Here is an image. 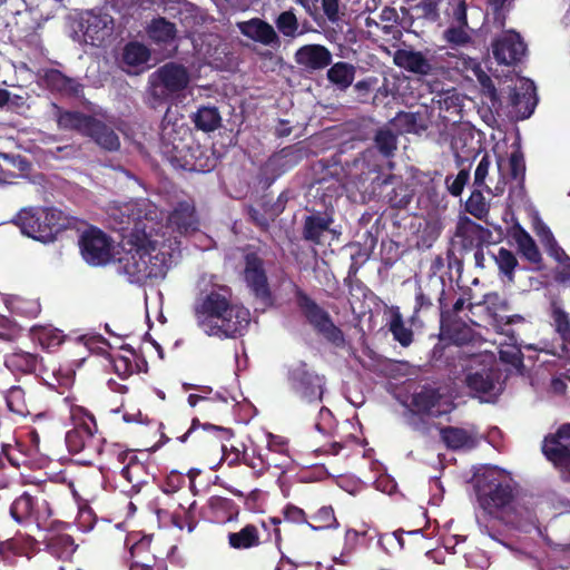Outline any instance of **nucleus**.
I'll return each mask as SVG.
<instances>
[{
    "label": "nucleus",
    "instance_id": "obj_1",
    "mask_svg": "<svg viewBox=\"0 0 570 570\" xmlns=\"http://www.w3.org/2000/svg\"><path fill=\"white\" fill-rule=\"evenodd\" d=\"M124 213L134 222V228L128 240L130 248L119 259L120 272L137 284L163 278L177 257L176 237L165 239V234L158 233V208L148 199L126 204Z\"/></svg>",
    "mask_w": 570,
    "mask_h": 570
},
{
    "label": "nucleus",
    "instance_id": "obj_2",
    "mask_svg": "<svg viewBox=\"0 0 570 570\" xmlns=\"http://www.w3.org/2000/svg\"><path fill=\"white\" fill-rule=\"evenodd\" d=\"M225 286L213 285L202 291L194 307L198 327L208 336L235 337L242 335L250 322L249 311L229 302Z\"/></svg>",
    "mask_w": 570,
    "mask_h": 570
},
{
    "label": "nucleus",
    "instance_id": "obj_3",
    "mask_svg": "<svg viewBox=\"0 0 570 570\" xmlns=\"http://www.w3.org/2000/svg\"><path fill=\"white\" fill-rule=\"evenodd\" d=\"M479 507L489 515L513 523L519 511L517 485L511 474L497 466L479 469L473 476Z\"/></svg>",
    "mask_w": 570,
    "mask_h": 570
},
{
    "label": "nucleus",
    "instance_id": "obj_4",
    "mask_svg": "<svg viewBox=\"0 0 570 570\" xmlns=\"http://www.w3.org/2000/svg\"><path fill=\"white\" fill-rule=\"evenodd\" d=\"M58 126L65 130H76L92 139L100 148L114 151L120 147V140L114 129L97 117L79 111L61 110L55 106Z\"/></svg>",
    "mask_w": 570,
    "mask_h": 570
},
{
    "label": "nucleus",
    "instance_id": "obj_5",
    "mask_svg": "<svg viewBox=\"0 0 570 570\" xmlns=\"http://www.w3.org/2000/svg\"><path fill=\"white\" fill-rule=\"evenodd\" d=\"M16 224L22 234L43 243L51 242L65 227L61 212L53 208H23L18 213Z\"/></svg>",
    "mask_w": 570,
    "mask_h": 570
},
{
    "label": "nucleus",
    "instance_id": "obj_6",
    "mask_svg": "<svg viewBox=\"0 0 570 570\" xmlns=\"http://www.w3.org/2000/svg\"><path fill=\"white\" fill-rule=\"evenodd\" d=\"M189 80L188 71L180 65L166 63L160 67L149 78V102L151 107H158L171 95L185 89Z\"/></svg>",
    "mask_w": 570,
    "mask_h": 570
},
{
    "label": "nucleus",
    "instance_id": "obj_7",
    "mask_svg": "<svg viewBox=\"0 0 570 570\" xmlns=\"http://www.w3.org/2000/svg\"><path fill=\"white\" fill-rule=\"evenodd\" d=\"M79 245L83 259L90 265H106L112 259V243L98 228L90 227L85 230L80 237Z\"/></svg>",
    "mask_w": 570,
    "mask_h": 570
},
{
    "label": "nucleus",
    "instance_id": "obj_8",
    "mask_svg": "<svg viewBox=\"0 0 570 570\" xmlns=\"http://www.w3.org/2000/svg\"><path fill=\"white\" fill-rule=\"evenodd\" d=\"M161 213L158 210V216H160ZM157 217L155 222L158 224L156 226V229H158V233L165 234V239L170 238L174 240V238L178 237V235L188 234L190 232H195L198 227V220L195 215V208L194 205L189 202H181L179 203L174 210L170 213V215L167 218V225L163 226L158 222ZM178 243V240L176 239ZM179 252L177 250V254Z\"/></svg>",
    "mask_w": 570,
    "mask_h": 570
},
{
    "label": "nucleus",
    "instance_id": "obj_9",
    "mask_svg": "<svg viewBox=\"0 0 570 570\" xmlns=\"http://www.w3.org/2000/svg\"><path fill=\"white\" fill-rule=\"evenodd\" d=\"M493 362L492 355H478L471 360L465 376V383L471 391L480 395H490L495 390Z\"/></svg>",
    "mask_w": 570,
    "mask_h": 570
},
{
    "label": "nucleus",
    "instance_id": "obj_10",
    "mask_svg": "<svg viewBox=\"0 0 570 570\" xmlns=\"http://www.w3.org/2000/svg\"><path fill=\"white\" fill-rule=\"evenodd\" d=\"M453 405L448 395L432 387H423L412 395L410 409L419 414L440 416L449 413Z\"/></svg>",
    "mask_w": 570,
    "mask_h": 570
},
{
    "label": "nucleus",
    "instance_id": "obj_11",
    "mask_svg": "<svg viewBox=\"0 0 570 570\" xmlns=\"http://www.w3.org/2000/svg\"><path fill=\"white\" fill-rule=\"evenodd\" d=\"M510 102L518 118L531 116L537 105L535 86L528 78L517 77L510 88Z\"/></svg>",
    "mask_w": 570,
    "mask_h": 570
},
{
    "label": "nucleus",
    "instance_id": "obj_12",
    "mask_svg": "<svg viewBox=\"0 0 570 570\" xmlns=\"http://www.w3.org/2000/svg\"><path fill=\"white\" fill-rule=\"evenodd\" d=\"M94 420L88 416V422L77 425L66 435V443L70 452L78 453L81 451L88 454H99L101 451L102 440L94 433Z\"/></svg>",
    "mask_w": 570,
    "mask_h": 570
},
{
    "label": "nucleus",
    "instance_id": "obj_13",
    "mask_svg": "<svg viewBox=\"0 0 570 570\" xmlns=\"http://www.w3.org/2000/svg\"><path fill=\"white\" fill-rule=\"evenodd\" d=\"M542 451L556 465L570 463V424L562 425L556 434L544 439Z\"/></svg>",
    "mask_w": 570,
    "mask_h": 570
},
{
    "label": "nucleus",
    "instance_id": "obj_14",
    "mask_svg": "<svg viewBox=\"0 0 570 570\" xmlns=\"http://www.w3.org/2000/svg\"><path fill=\"white\" fill-rule=\"evenodd\" d=\"M299 305L308 322L327 340L338 342L342 340L341 331L333 324L328 314L306 296L299 298Z\"/></svg>",
    "mask_w": 570,
    "mask_h": 570
},
{
    "label": "nucleus",
    "instance_id": "obj_15",
    "mask_svg": "<svg viewBox=\"0 0 570 570\" xmlns=\"http://www.w3.org/2000/svg\"><path fill=\"white\" fill-rule=\"evenodd\" d=\"M525 53V45L520 35L514 31H505L494 43L493 55L503 65H512L519 61Z\"/></svg>",
    "mask_w": 570,
    "mask_h": 570
},
{
    "label": "nucleus",
    "instance_id": "obj_16",
    "mask_svg": "<svg viewBox=\"0 0 570 570\" xmlns=\"http://www.w3.org/2000/svg\"><path fill=\"white\" fill-rule=\"evenodd\" d=\"M114 20L109 14L89 13L82 23L83 41L100 46L112 33Z\"/></svg>",
    "mask_w": 570,
    "mask_h": 570
},
{
    "label": "nucleus",
    "instance_id": "obj_17",
    "mask_svg": "<svg viewBox=\"0 0 570 570\" xmlns=\"http://www.w3.org/2000/svg\"><path fill=\"white\" fill-rule=\"evenodd\" d=\"M293 387L308 401L321 400L323 395V379L309 373L305 365L293 368L289 373Z\"/></svg>",
    "mask_w": 570,
    "mask_h": 570
},
{
    "label": "nucleus",
    "instance_id": "obj_18",
    "mask_svg": "<svg viewBox=\"0 0 570 570\" xmlns=\"http://www.w3.org/2000/svg\"><path fill=\"white\" fill-rule=\"evenodd\" d=\"M237 28L243 36L264 46H273L278 42V36L273 26L259 18L237 22Z\"/></svg>",
    "mask_w": 570,
    "mask_h": 570
},
{
    "label": "nucleus",
    "instance_id": "obj_19",
    "mask_svg": "<svg viewBox=\"0 0 570 570\" xmlns=\"http://www.w3.org/2000/svg\"><path fill=\"white\" fill-rule=\"evenodd\" d=\"M244 276L254 294L263 301H267L269 296L267 278L262 266V261L256 255L249 254L246 256Z\"/></svg>",
    "mask_w": 570,
    "mask_h": 570
},
{
    "label": "nucleus",
    "instance_id": "obj_20",
    "mask_svg": "<svg viewBox=\"0 0 570 570\" xmlns=\"http://www.w3.org/2000/svg\"><path fill=\"white\" fill-rule=\"evenodd\" d=\"M332 55L321 45H306L295 53L296 62L306 70H318L330 65Z\"/></svg>",
    "mask_w": 570,
    "mask_h": 570
},
{
    "label": "nucleus",
    "instance_id": "obj_21",
    "mask_svg": "<svg viewBox=\"0 0 570 570\" xmlns=\"http://www.w3.org/2000/svg\"><path fill=\"white\" fill-rule=\"evenodd\" d=\"M502 165L503 158L501 156L497 157V170H498V180L493 187H490L487 184V177L489 176V170L491 166V159L489 155H484L479 161L475 171H474V185L478 187L484 188L489 194L493 196H500L504 193L505 189V178L502 174Z\"/></svg>",
    "mask_w": 570,
    "mask_h": 570
},
{
    "label": "nucleus",
    "instance_id": "obj_22",
    "mask_svg": "<svg viewBox=\"0 0 570 570\" xmlns=\"http://www.w3.org/2000/svg\"><path fill=\"white\" fill-rule=\"evenodd\" d=\"M37 547L36 540L30 535L18 534L4 541H0V557L4 561H11L14 557L31 558Z\"/></svg>",
    "mask_w": 570,
    "mask_h": 570
},
{
    "label": "nucleus",
    "instance_id": "obj_23",
    "mask_svg": "<svg viewBox=\"0 0 570 570\" xmlns=\"http://www.w3.org/2000/svg\"><path fill=\"white\" fill-rule=\"evenodd\" d=\"M394 63L410 72L429 75L432 71L430 60L419 51L400 49L394 53Z\"/></svg>",
    "mask_w": 570,
    "mask_h": 570
},
{
    "label": "nucleus",
    "instance_id": "obj_24",
    "mask_svg": "<svg viewBox=\"0 0 570 570\" xmlns=\"http://www.w3.org/2000/svg\"><path fill=\"white\" fill-rule=\"evenodd\" d=\"M442 440L454 450L472 449L476 444L478 435L472 429L446 428L441 431Z\"/></svg>",
    "mask_w": 570,
    "mask_h": 570
},
{
    "label": "nucleus",
    "instance_id": "obj_25",
    "mask_svg": "<svg viewBox=\"0 0 570 570\" xmlns=\"http://www.w3.org/2000/svg\"><path fill=\"white\" fill-rule=\"evenodd\" d=\"M462 71L465 72L466 78H475L481 85L482 90L492 100H497V90L491 78L482 70L480 63L472 58L462 59Z\"/></svg>",
    "mask_w": 570,
    "mask_h": 570
},
{
    "label": "nucleus",
    "instance_id": "obj_26",
    "mask_svg": "<svg viewBox=\"0 0 570 570\" xmlns=\"http://www.w3.org/2000/svg\"><path fill=\"white\" fill-rule=\"evenodd\" d=\"M228 543L233 549L244 550L258 547L261 538L258 529L253 524H247L238 532L228 534Z\"/></svg>",
    "mask_w": 570,
    "mask_h": 570
},
{
    "label": "nucleus",
    "instance_id": "obj_27",
    "mask_svg": "<svg viewBox=\"0 0 570 570\" xmlns=\"http://www.w3.org/2000/svg\"><path fill=\"white\" fill-rule=\"evenodd\" d=\"M354 77L355 68L347 62H336L327 71V79L340 89L348 88Z\"/></svg>",
    "mask_w": 570,
    "mask_h": 570
},
{
    "label": "nucleus",
    "instance_id": "obj_28",
    "mask_svg": "<svg viewBox=\"0 0 570 570\" xmlns=\"http://www.w3.org/2000/svg\"><path fill=\"white\" fill-rule=\"evenodd\" d=\"M46 82L52 90L66 95H78L81 88L78 81L66 77L58 70L49 71L46 76Z\"/></svg>",
    "mask_w": 570,
    "mask_h": 570
},
{
    "label": "nucleus",
    "instance_id": "obj_29",
    "mask_svg": "<svg viewBox=\"0 0 570 570\" xmlns=\"http://www.w3.org/2000/svg\"><path fill=\"white\" fill-rule=\"evenodd\" d=\"M514 239L522 256L530 263L541 262V254L533 238L523 228L519 227L514 232Z\"/></svg>",
    "mask_w": 570,
    "mask_h": 570
},
{
    "label": "nucleus",
    "instance_id": "obj_30",
    "mask_svg": "<svg viewBox=\"0 0 570 570\" xmlns=\"http://www.w3.org/2000/svg\"><path fill=\"white\" fill-rule=\"evenodd\" d=\"M332 219L327 216L313 215L305 220L304 236L306 239L320 243L321 236L328 229Z\"/></svg>",
    "mask_w": 570,
    "mask_h": 570
},
{
    "label": "nucleus",
    "instance_id": "obj_31",
    "mask_svg": "<svg viewBox=\"0 0 570 570\" xmlns=\"http://www.w3.org/2000/svg\"><path fill=\"white\" fill-rule=\"evenodd\" d=\"M6 402L8 409L19 415L26 416L30 414L29 402L26 397V392L20 386H12L6 394Z\"/></svg>",
    "mask_w": 570,
    "mask_h": 570
},
{
    "label": "nucleus",
    "instance_id": "obj_32",
    "mask_svg": "<svg viewBox=\"0 0 570 570\" xmlns=\"http://www.w3.org/2000/svg\"><path fill=\"white\" fill-rule=\"evenodd\" d=\"M392 126L400 132H420L425 129L420 115L414 112H400L392 120Z\"/></svg>",
    "mask_w": 570,
    "mask_h": 570
},
{
    "label": "nucleus",
    "instance_id": "obj_33",
    "mask_svg": "<svg viewBox=\"0 0 570 570\" xmlns=\"http://www.w3.org/2000/svg\"><path fill=\"white\" fill-rule=\"evenodd\" d=\"M194 122L203 131H213L220 125V116L215 107H202L194 115Z\"/></svg>",
    "mask_w": 570,
    "mask_h": 570
},
{
    "label": "nucleus",
    "instance_id": "obj_34",
    "mask_svg": "<svg viewBox=\"0 0 570 570\" xmlns=\"http://www.w3.org/2000/svg\"><path fill=\"white\" fill-rule=\"evenodd\" d=\"M149 56L150 53L146 46L131 42L125 47L122 58L127 66L139 67L147 63Z\"/></svg>",
    "mask_w": 570,
    "mask_h": 570
},
{
    "label": "nucleus",
    "instance_id": "obj_35",
    "mask_svg": "<svg viewBox=\"0 0 570 570\" xmlns=\"http://www.w3.org/2000/svg\"><path fill=\"white\" fill-rule=\"evenodd\" d=\"M48 547L50 552L60 559H69L76 551V544L69 534H59L51 538Z\"/></svg>",
    "mask_w": 570,
    "mask_h": 570
},
{
    "label": "nucleus",
    "instance_id": "obj_36",
    "mask_svg": "<svg viewBox=\"0 0 570 570\" xmlns=\"http://www.w3.org/2000/svg\"><path fill=\"white\" fill-rule=\"evenodd\" d=\"M6 363L16 370L22 372H32L38 364V357L35 354L19 351L7 356Z\"/></svg>",
    "mask_w": 570,
    "mask_h": 570
},
{
    "label": "nucleus",
    "instance_id": "obj_37",
    "mask_svg": "<svg viewBox=\"0 0 570 570\" xmlns=\"http://www.w3.org/2000/svg\"><path fill=\"white\" fill-rule=\"evenodd\" d=\"M10 513L17 522H21L28 518H33V497L23 493L14 500L10 508Z\"/></svg>",
    "mask_w": 570,
    "mask_h": 570
},
{
    "label": "nucleus",
    "instance_id": "obj_38",
    "mask_svg": "<svg viewBox=\"0 0 570 570\" xmlns=\"http://www.w3.org/2000/svg\"><path fill=\"white\" fill-rule=\"evenodd\" d=\"M390 331L395 341L402 346H409L412 343L413 333L404 325L402 316L399 312L393 313L390 321Z\"/></svg>",
    "mask_w": 570,
    "mask_h": 570
},
{
    "label": "nucleus",
    "instance_id": "obj_39",
    "mask_svg": "<svg viewBox=\"0 0 570 570\" xmlns=\"http://www.w3.org/2000/svg\"><path fill=\"white\" fill-rule=\"evenodd\" d=\"M148 33L157 42H168L175 37V27L173 23L159 18L151 22Z\"/></svg>",
    "mask_w": 570,
    "mask_h": 570
},
{
    "label": "nucleus",
    "instance_id": "obj_40",
    "mask_svg": "<svg viewBox=\"0 0 570 570\" xmlns=\"http://www.w3.org/2000/svg\"><path fill=\"white\" fill-rule=\"evenodd\" d=\"M466 212L470 213L478 219H484L489 214L490 206L485 200L483 194L479 190H475L469 197L466 205Z\"/></svg>",
    "mask_w": 570,
    "mask_h": 570
},
{
    "label": "nucleus",
    "instance_id": "obj_41",
    "mask_svg": "<svg viewBox=\"0 0 570 570\" xmlns=\"http://www.w3.org/2000/svg\"><path fill=\"white\" fill-rule=\"evenodd\" d=\"M187 132V128L181 125L177 127L175 124H170L169 120V109L167 110L164 121H163V128H161V139L164 145H173V150L179 149V144H176V138H173V134H176L178 136L185 135Z\"/></svg>",
    "mask_w": 570,
    "mask_h": 570
},
{
    "label": "nucleus",
    "instance_id": "obj_42",
    "mask_svg": "<svg viewBox=\"0 0 570 570\" xmlns=\"http://www.w3.org/2000/svg\"><path fill=\"white\" fill-rule=\"evenodd\" d=\"M275 23L279 32L285 37H295L298 32V21L292 10L282 12Z\"/></svg>",
    "mask_w": 570,
    "mask_h": 570
},
{
    "label": "nucleus",
    "instance_id": "obj_43",
    "mask_svg": "<svg viewBox=\"0 0 570 570\" xmlns=\"http://www.w3.org/2000/svg\"><path fill=\"white\" fill-rule=\"evenodd\" d=\"M443 38L451 45L463 46L471 41L468 26H459L451 23L444 31Z\"/></svg>",
    "mask_w": 570,
    "mask_h": 570
},
{
    "label": "nucleus",
    "instance_id": "obj_44",
    "mask_svg": "<svg viewBox=\"0 0 570 570\" xmlns=\"http://www.w3.org/2000/svg\"><path fill=\"white\" fill-rule=\"evenodd\" d=\"M127 352L128 355L117 354L112 357L114 370L122 379L131 375L136 371V363L134 362V352Z\"/></svg>",
    "mask_w": 570,
    "mask_h": 570
},
{
    "label": "nucleus",
    "instance_id": "obj_45",
    "mask_svg": "<svg viewBox=\"0 0 570 570\" xmlns=\"http://www.w3.org/2000/svg\"><path fill=\"white\" fill-rule=\"evenodd\" d=\"M375 145L382 154L390 156L396 149V136L391 129H380L375 135Z\"/></svg>",
    "mask_w": 570,
    "mask_h": 570
},
{
    "label": "nucleus",
    "instance_id": "obj_46",
    "mask_svg": "<svg viewBox=\"0 0 570 570\" xmlns=\"http://www.w3.org/2000/svg\"><path fill=\"white\" fill-rule=\"evenodd\" d=\"M495 262L499 269L509 278V281H512L513 271L518 264L515 256L510 250L500 248L495 256Z\"/></svg>",
    "mask_w": 570,
    "mask_h": 570
},
{
    "label": "nucleus",
    "instance_id": "obj_47",
    "mask_svg": "<svg viewBox=\"0 0 570 570\" xmlns=\"http://www.w3.org/2000/svg\"><path fill=\"white\" fill-rule=\"evenodd\" d=\"M35 337L41 345L47 347L57 346L63 340L61 331L52 327L35 328Z\"/></svg>",
    "mask_w": 570,
    "mask_h": 570
},
{
    "label": "nucleus",
    "instance_id": "obj_48",
    "mask_svg": "<svg viewBox=\"0 0 570 570\" xmlns=\"http://www.w3.org/2000/svg\"><path fill=\"white\" fill-rule=\"evenodd\" d=\"M462 99L460 95H458L455 91H445L440 99L438 100V104L440 105L441 110H445L454 116H460L461 111V104Z\"/></svg>",
    "mask_w": 570,
    "mask_h": 570
},
{
    "label": "nucleus",
    "instance_id": "obj_49",
    "mask_svg": "<svg viewBox=\"0 0 570 570\" xmlns=\"http://www.w3.org/2000/svg\"><path fill=\"white\" fill-rule=\"evenodd\" d=\"M552 320L556 330L562 337H567L570 334V317L569 315L558 305L552 307Z\"/></svg>",
    "mask_w": 570,
    "mask_h": 570
},
{
    "label": "nucleus",
    "instance_id": "obj_50",
    "mask_svg": "<svg viewBox=\"0 0 570 570\" xmlns=\"http://www.w3.org/2000/svg\"><path fill=\"white\" fill-rule=\"evenodd\" d=\"M313 519L318 523L317 528H337L338 522L334 515V510L332 507H322L315 513Z\"/></svg>",
    "mask_w": 570,
    "mask_h": 570
},
{
    "label": "nucleus",
    "instance_id": "obj_51",
    "mask_svg": "<svg viewBox=\"0 0 570 570\" xmlns=\"http://www.w3.org/2000/svg\"><path fill=\"white\" fill-rule=\"evenodd\" d=\"M51 513L50 503L43 495L33 497V518L37 521H46Z\"/></svg>",
    "mask_w": 570,
    "mask_h": 570
},
{
    "label": "nucleus",
    "instance_id": "obj_52",
    "mask_svg": "<svg viewBox=\"0 0 570 570\" xmlns=\"http://www.w3.org/2000/svg\"><path fill=\"white\" fill-rule=\"evenodd\" d=\"M511 176L513 178H520L523 176L525 170L524 158L521 151L515 150L511 154L509 159Z\"/></svg>",
    "mask_w": 570,
    "mask_h": 570
},
{
    "label": "nucleus",
    "instance_id": "obj_53",
    "mask_svg": "<svg viewBox=\"0 0 570 570\" xmlns=\"http://www.w3.org/2000/svg\"><path fill=\"white\" fill-rule=\"evenodd\" d=\"M442 0H420L417 8L422 10L425 18L435 20L439 17L438 7Z\"/></svg>",
    "mask_w": 570,
    "mask_h": 570
},
{
    "label": "nucleus",
    "instance_id": "obj_54",
    "mask_svg": "<svg viewBox=\"0 0 570 570\" xmlns=\"http://www.w3.org/2000/svg\"><path fill=\"white\" fill-rule=\"evenodd\" d=\"M392 196H390V202L395 207H404L410 203L411 194L407 188L400 186L399 189L393 190Z\"/></svg>",
    "mask_w": 570,
    "mask_h": 570
},
{
    "label": "nucleus",
    "instance_id": "obj_55",
    "mask_svg": "<svg viewBox=\"0 0 570 570\" xmlns=\"http://www.w3.org/2000/svg\"><path fill=\"white\" fill-rule=\"evenodd\" d=\"M469 179V174L468 171L465 170H461L456 177L453 179V181L449 185V191L453 195V196H459L461 195L463 188H464V185L466 184Z\"/></svg>",
    "mask_w": 570,
    "mask_h": 570
},
{
    "label": "nucleus",
    "instance_id": "obj_56",
    "mask_svg": "<svg viewBox=\"0 0 570 570\" xmlns=\"http://www.w3.org/2000/svg\"><path fill=\"white\" fill-rule=\"evenodd\" d=\"M537 235L539 236L541 243L548 248L549 246L553 245L556 243V239L549 229L548 226H546L542 223H539L535 227Z\"/></svg>",
    "mask_w": 570,
    "mask_h": 570
},
{
    "label": "nucleus",
    "instance_id": "obj_57",
    "mask_svg": "<svg viewBox=\"0 0 570 570\" xmlns=\"http://www.w3.org/2000/svg\"><path fill=\"white\" fill-rule=\"evenodd\" d=\"M547 249L549 254L562 265V267L570 265V257L558 246L557 242Z\"/></svg>",
    "mask_w": 570,
    "mask_h": 570
},
{
    "label": "nucleus",
    "instance_id": "obj_58",
    "mask_svg": "<svg viewBox=\"0 0 570 570\" xmlns=\"http://www.w3.org/2000/svg\"><path fill=\"white\" fill-rule=\"evenodd\" d=\"M459 26H468L466 21V8L464 2L460 1L453 10L452 22Z\"/></svg>",
    "mask_w": 570,
    "mask_h": 570
},
{
    "label": "nucleus",
    "instance_id": "obj_59",
    "mask_svg": "<svg viewBox=\"0 0 570 570\" xmlns=\"http://www.w3.org/2000/svg\"><path fill=\"white\" fill-rule=\"evenodd\" d=\"M432 305L430 297L424 293L423 288L419 286L417 292L415 294V313L421 309L429 308Z\"/></svg>",
    "mask_w": 570,
    "mask_h": 570
},
{
    "label": "nucleus",
    "instance_id": "obj_60",
    "mask_svg": "<svg viewBox=\"0 0 570 570\" xmlns=\"http://www.w3.org/2000/svg\"><path fill=\"white\" fill-rule=\"evenodd\" d=\"M142 469L139 462H131L127 466H125L121 471L122 476L130 483H138V480L135 478V473Z\"/></svg>",
    "mask_w": 570,
    "mask_h": 570
},
{
    "label": "nucleus",
    "instance_id": "obj_61",
    "mask_svg": "<svg viewBox=\"0 0 570 570\" xmlns=\"http://www.w3.org/2000/svg\"><path fill=\"white\" fill-rule=\"evenodd\" d=\"M26 7L24 0H6L4 14H19Z\"/></svg>",
    "mask_w": 570,
    "mask_h": 570
},
{
    "label": "nucleus",
    "instance_id": "obj_62",
    "mask_svg": "<svg viewBox=\"0 0 570 570\" xmlns=\"http://www.w3.org/2000/svg\"><path fill=\"white\" fill-rule=\"evenodd\" d=\"M554 278L559 284L570 288V265L558 269Z\"/></svg>",
    "mask_w": 570,
    "mask_h": 570
},
{
    "label": "nucleus",
    "instance_id": "obj_63",
    "mask_svg": "<svg viewBox=\"0 0 570 570\" xmlns=\"http://www.w3.org/2000/svg\"><path fill=\"white\" fill-rule=\"evenodd\" d=\"M295 1L298 4H301L309 16L315 17L318 13V10H320L318 0H295Z\"/></svg>",
    "mask_w": 570,
    "mask_h": 570
},
{
    "label": "nucleus",
    "instance_id": "obj_64",
    "mask_svg": "<svg viewBox=\"0 0 570 570\" xmlns=\"http://www.w3.org/2000/svg\"><path fill=\"white\" fill-rule=\"evenodd\" d=\"M154 557L147 556L142 561L135 560L130 570H154Z\"/></svg>",
    "mask_w": 570,
    "mask_h": 570
}]
</instances>
